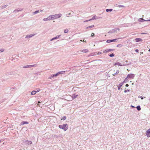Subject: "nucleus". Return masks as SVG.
I'll use <instances>...</instances> for the list:
<instances>
[{
	"label": "nucleus",
	"mask_w": 150,
	"mask_h": 150,
	"mask_svg": "<svg viewBox=\"0 0 150 150\" xmlns=\"http://www.w3.org/2000/svg\"><path fill=\"white\" fill-rule=\"evenodd\" d=\"M59 128L63 129L64 131H66L68 129V125L67 124H63L62 125H59Z\"/></svg>",
	"instance_id": "1"
},
{
	"label": "nucleus",
	"mask_w": 150,
	"mask_h": 150,
	"mask_svg": "<svg viewBox=\"0 0 150 150\" xmlns=\"http://www.w3.org/2000/svg\"><path fill=\"white\" fill-rule=\"evenodd\" d=\"M53 17V20L60 18L62 16V14L59 13L57 14L52 15Z\"/></svg>",
	"instance_id": "2"
},
{
	"label": "nucleus",
	"mask_w": 150,
	"mask_h": 150,
	"mask_svg": "<svg viewBox=\"0 0 150 150\" xmlns=\"http://www.w3.org/2000/svg\"><path fill=\"white\" fill-rule=\"evenodd\" d=\"M120 30L119 28H115V29H113L110 31L108 32V33H115L116 32V31L117 30Z\"/></svg>",
	"instance_id": "3"
},
{
	"label": "nucleus",
	"mask_w": 150,
	"mask_h": 150,
	"mask_svg": "<svg viewBox=\"0 0 150 150\" xmlns=\"http://www.w3.org/2000/svg\"><path fill=\"white\" fill-rule=\"evenodd\" d=\"M58 75V73H57L56 74H53L51 75L50 76H49L48 77V79H51L52 78H53L57 76Z\"/></svg>",
	"instance_id": "4"
},
{
	"label": "nucleus",
	"mask_w": 150,
	"mask_h": 150,
	"mask_svg": "<svg viewBox=\"0 0 150 150\" xmlns=\"http://www.w3.org/2000/svg\"><path fill=\"white\" fill-rule=\"evenodd\" d=\"M117 39H115L112 40H107L106 42L107 43H110L113 42H117Z\"/></svg>",
	"instance_id": "5"
},
{
	"label": "nucleus",
	"mask_w": 150,
	"mask_h": 150,
	"mask_svg": "<svg viewBox=\"0 0 150 150\" xmlns=\"http://www.w3.org/2000/svg\"><path fill=\"white\" fill-rule=\"evenodd\" d=\"M127 78H133L134 77V75L133 74H130L127 75Z\"/></svg>",
	"instance_id": "6"
},
{
	"label": "nucleus",
	"mask_w": 150,
	"mask_h": 150,
	"mask_svg": "<svg viewBox=\"0 0 150 150\" xmlns=\"http://www.w3.org/2000/svg\"><path fill=\"white\" fill-rule=\"evenodd\" d=\"M35 34H30V35H27L25 37V38H27V39H28V38H31L33 36H34L35 35Z\"/></svg>",
	"instance_id": "7"
},
{
	"label": "nucleus",
	"mask_w": 150,
	"mask_h": 150,
	"mask_svg": "<svg viewBox=\"0 0 150 150\" xmlns=\"http://www.w3.org/2000/svg\"><path fill=\"white\" fill-rule=\"evenodd\" d=\"M146 134L148 137H150V128L146 131Z\"/></svg>",
	"instance_id": "8"
},
{
	"label": "nucleus",
	"mask_w": 150,
	"mask_h": 150,
	"mask_svg": "<svg viewBox=\"0 0 150 150\" xmlns=\"http://www.w3.org/2000/svg\"><path fill=\"white\" fill-rule=\"evenodd\" d=\"M61 35H57L55 37L53 38H52V39H51L50 40V41H53V40H56V39L58 38L61 36Z\"/></svg>",
	"instance_id": "9"
},
{
	"label": "nucleus",
	"mask_w": 150,
	"mask_h": 150,
	"mask_svg": "<svg viewBox=\"0 0 150 150\" xmlns=\"http://www.w3.org/2000/svg\"><path fill=\"white\" fill-rule=\"evenodd\" d=\"M113 51V49H107L106 50H104L103 51V52L104 53L110 51Z\"/></svg>",
	"instance_id": "10"
},
{
	"label": "nucleus",
	"mask_w": 150,
	"mask_h": 150,
	"mask_svg": "<svg viewBox=\"0 0 150 150\" xmlns=\"http://www.w3.org/2000/svg\"><path fill=\"white\" fill-rule=\"evenodd\" d=\"M115 65H119V66H125V65H128V64H125H125H121L120 63V62H117V63H116Z\"/></svg>",
	"instance_id": "11"
},
{
	"label": "nucleus",
	"mask_w": 150,
	"mask_h": 150,
	"mask_svg": "<svg viewBox=\"0 0 150 150\" xmlns=\"http://www.w3.org/2000/svg\"><path fill=\"white\" fill-rule=\"evenodd\" d=\"M23 9L21 8H18V9H16L13 12V13H15L16 12H18L20 11H21Z\"/></svg>",
	"instance_id": "12"
},
{
	"label": "nucleus",
	"mask_w": 150,
	"mask_h": 150,
	"mask_svg": "<svg viewBox=\"0 0 150 150\" xmlns=\"http://www.w3.org/2000/svg\"><path fill=\"white\" fill-rule=\"evenodd\" d=\"M135 40L137 42H138L139 41H142V40L141 38H137L135 39Z\"/></svg>",
	"instance_id": "13"
},
{
	"label": "nucleus",
	"mask_w": 150,
	"mask_h": 150,
	"mask_svg": "<svg viewBox=\"0 0 150 150\" xmlns=\"http://www.w3.org/2000/svg\"><path fill=\"white\" fill-rule=\"evenodd\" d=\"M123 83V82L120 83L119 84V86H117L118 90H119L120 89L121 87L122 86Z\"/></svg>",
	"instance_id": "14"
},
{
	"label": "nucleus",
	"mask_w": 150,
	"mask_h": 150,
	"mask_svg": "<svg viewBox=\"0 0 150 150\" xmlns=\"http://www.w3.org/2000/svg\"><path fill=\"white\" fill-rule=\"evenodd\" d=\"M139 21L140 22H143V21H147V20H145L143 18H140L139 19Z\"/></svg>",
	"instance_id": "15"
},
{
	"label": "nucleus",
	"mask_w": 150,
	"mask_h": 150,
	"mask_svg": "<svg viewBox=\"0 0 150 150\" xmlns=\"http://www.w3.org/2000/svg\"><path fill=\"white\" fill-rule=\"evenodd\" d=\"M98 18L96 16H94L93 17V18L92 19L89 20V21H91L93 20L96 19H98Z\"/></svg>",
	"instance_id": "16"
},
{
	"label": "nucleus",
	"mask_w": 150,
	"mask_h": 150,
	"mask_svg": "<svg viewBox=\"0 0 150 150\" xmlns=\"http://www.w3.org/2000/svg\"><path fill=\"white\" fill-rule=\"evenodd\" d=\"M48 21H50L52 19L53 20V17L52 15H50L47 17Z\"/></svg>",
	"instance_id": "17"
},
{
	"label": "nucleus",
	"mask_w": 150,
	"mask_h": 150,
	"mask_svg": "<svg viewBox=\"0 0 150 150\" xmlns=\"http://www.w3.org/2000/svg\"><path fill=\"white\" fill-rule=\"evenodd\" d=\"M77 96H78L77 95H75V94H74L72 95V97L73 99H74V98H76Z\"/></svg>",
	"instance_id": "18"
},
{
	"label": "nucleus",
	"mask_w": 150,
	"mask_h": 150,
	"mask_svg": "<svg viewBox=\"0 0 150 150\" xmlns=\"http://www.w3.org/2000/svg\"><path fill=\"white\" fill-rule=\"evenodd\" d=\"M37 64H35L34 65H29V68H31L32 67H36L37 66Z\"/></svg>",
	"instance_id": "19"
},
{
	"label": "nucleus",
	"mask_w": 150,
	"mask_h": 150,
	"mask_svg": "<svg viewBox=\"0 0 150 150\" xmlns=\"http://www.w3.org/2000/svg\"><path fill=\"white\" fill-rule=\"evenodd\" d=\"M28 124V122L27 121H22L21 123V124L22 125Z\"/></svg>",
	"instance_id": "20"
},
{
	"label": "nucleus",
	"mask_w": 150,
	"mask_h": 150,
	"mask_svg": "<svg viewBox=\"0 0 150 150\" xmlns=\"http://www.w3.org/2000/svg\"><path fill=\"white\" fill-rule=\"evenodd\" d=\"M25 142L26 143H27L28 144H32V142L31 141H29L28 140L26 141Z\"/></svg>",
	"instance_id": "21"
},
{
	"label": "nucleus",
	"mask_w": 150,
	"mask_h": 150,
	"mask_svg": "<svg viewBox=\"0 0 150 150\" xmlns=\"http://www.w3.org/2000/svg\"><path fill=\"white\" fill-rule=\"evenodd\" d=\"M119 73V71L118 70H117L116 71V72L115 73L112 74L113 76H115V75Z\"/></svg>",
	"instance_id": "22"
},
{
	"label": "nucleus",
	"mask_w": 150,
	"mask_h": 150,
	"mask_svg": "<svg viewBox=\"0 0 150 150\" xmlns=\"http://www.w3.org/2000/svg\"><path fill=\"white\" fill-rule=\"evenodd\" d=\"M116 6L117 7H118L119 8H121V7H124L125 6L123 5H116Z\"/></svg>",
	"instance_id": "23"
},
{
	"label": "nucleus",
	"mask_w": 150,
	"mask_h": 150,
	"mask_svg": "<svg viewBox=\"0 0 150 150\" xmlns=\"http://www.w3.org/2000/svg\"><path fill=\"white\" fill-rule=\"evenodd\" d=\"M136 108L138 111H140L141 110V108L140 105L137 106L136 107Z\"/></svg>",
	"instance_id": "24"
},
{
	"label": "nucleus",
	"mask_w": 150,
	"mask_h": 150,
	"mask_svg": "<svg viewBox=\"0 0 150 150\" xmlns=\"http://www.w3.org/2000/svg\"><path fill=\"white\" fill-rule=\"evenodd\" d=\"M65 71H60L59 72H58V74L59 75V74H64L65 73Z\"/></svg>",
	"instance_id": "25"
},
{
	"label": "nucleus",
	"mask_w": 150,
	"mask_h": 150,
	"mask_svg": "<svg viewBox=\"0 0 150 150\" xmlns=\"http://www.w3.org/2000/svg\"><path fill=\"white\" fill-rule=\"evenodd\" d=\"M39 13H40V11L39 10H38L33 12V15H35Z\"/></svg>",
	"instance_id": "26"
},
{
	"label": "nucleus",
	"mask_w": 150,
	"mask_h": 150,
	"mask_svg": "<svg viewBox=\"0 0 150 150\" xmlns=\"http://www.w3.org/2000/svg\"><path fill=\"white\" fill-rule=\"evenodd\" d=\"M82 52H83L86 53L88 52V50L87 49L83 50H82Z\"/></svg>",
	"instance_id": "27"
},
{
	"label": "nucleus",
	"mask_w": 150,
	"mask_h": 150,
	"mask_svg": "<svg viewBox=\"0 0 150 150\" xmlns=\"http://www.w3.org/2000/svg\"><path fill=\"white\" fill-rule=\"evenodd\" d=\"M112 11V9H106V11L108 12L109 11L111 12Z\"/></svg>",
	"instance_id": "28"
},
{
	"label": "nucleus",
	"mask_w": 150,
	"mask_h": 150,
	"mask_svg": "<svg viewBox=\"0 0 150 150\" xmlns=\"http://www.w3.org/2000/svg\"><path fill=\"white\" fill-rule=\"evenodd\" d=\"M94 26V25H91V26H88V27L86 28H85V29H88L89 28H91L93 27Z\"/></svg>",
	"instance_id": "29"
},
{
	"label": "nucleus",
	"mask_w": 150,
	"mask_h": 150,
	"mask_svg": "<svg viewBox=\"0 0 150 150\" xmlns=\"http://www.w3.org/2000/svg\"><path fill=\"white\" fill-rule=\"evenodd\" d=\"M36 93V91H33L31 92V94L32 95H35Z\"/></svg>",
	"instance_id": "30"
},
{
	"label": "nucleus",
	"mask_w": 150,
	"mask_h": 150,
	"mask_svg": "<svg viewBox=\"0 0 150 150\" xmlns=\"http://www.w3.org/2000/svg\"><path fill=\"white\" fill-rule=\"evenodd\" d=\"M8 6V5H5L1 7V9H3L5 8H6V7L7 6Z\"/></svg>",
	"instance_id": "31"
},
{
	"label": "nucleus",
	"mask_w": 150,
	"mask_h": 150,
	"mask_svg": "<svg viewBox=\"0 0 150 150\" xmlns=\"http://www.w3.org/2000/svg\"><path fill=\"white\" fill-rule=\"evenodd\" d=\"M115 55V54H114L113 53H112V54H109V56L110 57H113V56H114Z\"/></svg>",
	"instance_id": "32"
},
{
	"label": "nucleus",
	"mask_w": 150,
	"mask_h": 150,
	"mask_svg": "<svg viewBox=\"0 0 150 150\" xmlns=\"http://www.w3.org/2000/svg\"><path fill=\"white\" fill-rule=\"evenodd\" d=\"M122 45L121 44H118L117 45V47H122Z\"/></svg>",
	"instance_id": "33"
},
{
	"label": "nucleus",
	"mask_w": 150,
	"mask_h": 150,
	"mask_svg": "<svg viewBox=\"0 0 150 150\" xmlns=\"http://www.w3.org/2000/svg\"><path fill=\"white\" fill-rule=\"evenodd\" d=\"M69 31L68 29H65L64 30V33H67Z\"/></svg>",
	"instance_id": "34"
},
{
	"label": "nucleus",
	"mask_w": 150,
	"mask_h": 150,
	"mask_svg": "<svg viewBox=\"0 0 150 150\" xmlns=\"http://www.w3.org/2000/svg\"><path fill=\"white\" fill-rule=\"evenodd\" d=\"M4 51V49L2 48L0 50V51L1 52H3Z\"/></svg>",
	"instance_id": "35"
},
{
	"label": "nucleus",
	"mask_w": 150,
	"mask_h": 150,
	"mask_svg": "<svg viewBox=\"0 0 150 150\" xmlns=\"http://www.w3.org/2000/svg\"><path fill=\"white\" fill-rule=\"evenodd\" d=\"M29 66L28 65H26V66H23V68H29Z\"/></svg>",
	"instance_id": "36"
},
{
	"label": "nucleus",
	"mask_w": 150,
	"mask_h": 150,
	"mask_svg": "<svg viewBox=\"0 0 150 150\" xmlns=\"http://www.w3.org/2000/svg\"><path fill=\"white\" fill-rule=\"evenodd\" d=\"M138 98H141V99L142 100H143V99L144 98H145V97H142V96H138Z\"/></svg>",
	"instance_id": "37"
},
{
	"label": "nucleus",
	"mask_w": 150,
	"mask_h": 150,
	"mask_svg": "<svg viewBox=\"0 0 150 150\" xmlns=\"http://www.w3.org/2000/svg\"><path fill=\"white\" fill-rule=\"evenodd\" d=\"M126 88L125 89V91H124V92L125 93H126L127 92H128V91H129L130 90L129 89H127V90H126Z\"/></svg>",
	"instance_id": "38"
},
{
	"label": "nucleus",
	"mask_w": 150,
	"mask_h": 150,
	"mask_svg": "<svg viewBox=\"0 0 150 150\" xmlns=\"http://www.w3.org/2000/svg\"><path fill=\"white\" fill-rule=\"evenodd\" d=\"M66 117L64 116L62 117V118L61 119V120H65L66 119Z\"/></svg>",
	"instance_id": "39"
},
{
	"label": "nucleus",
	"mask_w": 150,
	"mask_h": 150,
	"mask_svg": "<svg viewBox=\"0 0 150 150\" xmlns=\"http://www.w3.org/2000/svg\"><path fill=\"white\" fill-rule=\"evenodd\" d=\"M43 20L45 21H48L47 18H44L43 19Z\"/></svg>",
	"instance_id": "40"
},
{
	"label": "nucleus",
	"mask_w": 150,
	"mask_h": 150,
	"mask_svg": "<svg viewBox=\"0 0 150 150\" xmlns=\"http://www.w3.org/2000/svg\"><path fill=\"white\" fill-rule=\"evenodd\" d=\"M127 78H127V77L125 78V79L124 80V81L123 82V83L124 82H125V81L127 80Z\"/></svg>",
	"instance_id": "41"
},
{
	"label": "nucleus",
	"mask_w": 150,
	"mask_h": 150,
	"mask_svg": "<svg viewBox=\"0 0 150 150\" xmlns=\"http://www.w3.org/2000/svg\"><path fill=\"white\" fill-rule=\"evenodd\" d=\"M94 33H92L91 34V37H93L94 36Z\"/></svg>",
	"instance_id": "42"
},
{
	"label": "nucleus",
	"mask_w": 150,
	"mask_h": 150,
	"mask_svg": "<svg viewBox=\"0 0 150 150\" xmlns=\"http://www.w3.org/2000/svg\"><path fill=\"white\" fill-rule=\"evenodd\" d=\"M102 54V52H98V53L97 54V55H99L101 54Z\"/></svg>",
	"instance_id": "43"
},
{
	"label": "nucleus",
	"mask_w": 150,
	"mask_h": 150,
	"mask_svg": "<svg viewBox=\"0 0 150 150\" xmlns=\"http://www.w3.org/2000/svg\"><path fill=\"white\" fill-rule=\"evenodd\" d=\"M135 52H139V50L138 49H136L135 50Z\"/></svg>",
	"instance_id": "44"
},
{
	"label": "nucleus",
	"mask_w": 150,
	"mask_h": 150,
	"mask_svg": "<svg viewBox=\"0 0 150 150\" xmlns=\"http://www.w3.org/2000/svg\"><path fill=\"white\" fill-rule=\"evenodd\" d=\"M125 86L126 87H128L129 86V85L128 84H126Z\"/></svg>",
	"instance_id": "45"
},
{
	"label": "nucleus",
	"mask_w": 150,
	"mask_h": 150,
	"mask_svg": "<svg viewBox=\"0 0 150 150\" xmlns=\"http://www.w3.org/2000/svg\"><path fill=\"white\" fill-rule=\"evenodd\" d=\"M89 21V20H86V21H84V22H88V21Z\"/></svg>",
	"instance_id": "46"
},
{
	"label": "nucleus",
	"mask_w": 150,
	"mask_h": 150,
	"mask_svg": "<svg viewBox=\"0 0 150 150\" xmlns=\"http://www.w3.org/2000/svg\"><path fill=\"white\" fill-rule=\"evenodd\" d=\"M131 107H132V108H135V107H134V106H133V105H131Z\"/></svg>",
	"instance_id": "47"
},
{
	"label": "nucleus",
	"mask_w": 150,
	"mask_h": 150,
	"mask_svg": "<svg viewBox=\"0 0 150 150\" xmlns=\"http://www.w3.org/2000/svg\"><path fill=\"white\" fill-rule=\"evenodd\" d=\"M40 91V90H38L37 91H36V92H38Z\"/></svg>",
	"instance_id": "48"
},
{
	"label": "nucleus",
	"mask_w": 150,
	"mask_h": 150,
	"mask_svg": "<svg viewBox=\"0 0 150 150\" xmlns=\"http://www.w3.org/2000/svg\"><path fill=\"white\" fill-rule=\"evenodd\" d=\"M147 21H150V19H149V20H147Z\"/></svg>",
	"instance_id": "49"
},
{
	"label": "nucleus",
	"mask_w": 150,
	"mask_h": 150,
	"mask_svg": "<svg viewBox=\"0 0 150 150\" xmlns=\"http://www.w3.org/2000/svg\"><path fill=\"white\" fill-rule=\"evenodd\" d=\"M83 41L84 42H86V40L84 41V40H83Z\"/></svg>",
	"instance_id": "50"
},
{
	"label": "nucleus",
	"mask_w": 150,
	"mask_h": 150,
	"mask_svg": "<svg viewBox=\"0 0 150 150\" xmlns=\"http://www.w3.org/2000/svg\"><path fill=\"white\" fill-rule=\"evenodd\" d=\"M71 13H69L68 14V15H71Z\"/></svg>",
	"instance_id": "51"
},
{
	"label": "nucleus",
	"mask_w": 150,
	"mask_h": 150,
	"mask_svg": "<svg viewBox=\"0 0 150 150\" xmlns=\"http://www.w3.org/2000/svg\"><path fill=\"white\" fill-rule=\"evenodd\" d=\"M146 33H142V34H146Z\"/></svg>",
	"instance_id": "52"
},
{
	"label": "nucleus",
	"mask_w": 150,
	"mask_h": 150,
	"mask_svg": "<svg viewBox=\"0 0 150 150\" xmlns=\"http://www.w3.org/2000/svg\"><path fill=\"white\" fill-rule=\"evenodd\" d=\"M148 51H149L150 52V49H149Z\"/></svg>",
	"instance_id": "53"
},
{
	"label": "nucleus",
	"mask_w": 150,
	"mask_h": 150,
	"mask_svg": "<svg viewBox=\"0 0 150 150\" xmlns=\"http://www.w3.org/2000/svg\"><path fill=\"white\" fill-rule=\"evenodd\" d=\"M38 103H40V101H38Z\"/></svg>",
	"instance_id": "54"
},
{
	"label": "nucleus",
	"mask_w": 150,
	"mask_h": 150,
	"mask_svg": "<svg viewBox=\"0 0 150 150\" xmlns=\"http://www.w3.org/2000/svg\"><path fill=\"white\" fill-rule=\"evenodd\" d=\"M40 12H42V10H40Z\"/></svg>",
	"instance_id": "55"
},
{
	"label": "nucleus",
	"mask_w": 150,
	"mask_h": 150,
	"mask_svg": "<svg viewBox=\"0 0 150 150\" xmlns=\"http://www.w3.org/2000/svg\"><path fill=\"white\" fill-rule=\"evenodd\" d=\"M80 41H82V40H80Z\"/></svg>",
	"instance_id": "56"
},
{
	"label": "nucleus",
	"mask_w": 150,
	"mask_h": 150,
	"mask_svg": "<svg viewBox=\"0 0 150 150\" xmlns=\"http://www.w3.org/2000/svg\"><path fill=\"white\" fill-rule=\"evenodd\" d=\"M127 71H129L128 69H127Z\"/></svg>",
	"instance_id": "57"
},
{
	"label": "nucleus",
	"mask_w": 150,
	"mask_h": 150,
	"mask_svg": "<svg viewBox=\"0 0 150 150\" xmlns=\"http://www.w3.org/2000/svg\"><path fill=\"white\" fill-rule=\"evenodd\" d=\"M126 62H127V61H126Z\"/></svg>",
	"instance_id": "58"
},
{
	"label": "nucleus",
	"mask_w": 150,
	"mask_h": 150,
	"mask_svg": "<svg viewBox=\"0 0 150 150\" xmlns=\"http://www.w3.org/2000/svg\"><path fill=\"white\" fill-rule=\"evenodd\" d=\"M149 100H150V98L149 99Z\"/></svg>",
	"instance_id": "59"
}]
</instances>
